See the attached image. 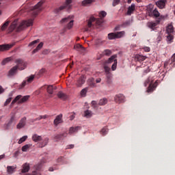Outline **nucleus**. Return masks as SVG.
<instances>
[{
    "instance_id": "a211bd4d",
    "label": "nucleus",
    "mask_w": 175,
    "mask_h": 175,
    "mask_svg": "<svg viewBox=\"0 0 175 175\" xmlns=\"http://www.w3.org/2000/svg\"><path fill=\"white\" fill-rule=\"evenodd\" d=\"M136 5L135 4H131V5L128 8V10L126 12L127 16H131V14H133Z\"/></svg>"
},
{
    "instance_id": "c9c22d12",
    "label": "nucleus",
    "mask_w": 175,
    "mask_h": 175,
    "mask_svg": "<svg viewBox=\"0 0 175 175\" xmlns=\"http://www.w3.org/2000/svg\"><path fill=\"white\" fill-rule=\"evenodd\" d=\"M117 55H113L111 57L109 58V59L106 62L107 64H112V62L114 63V61L117 60Z\"/></svg>"
},
{
    "instance_id": "4d7b16f0",
    "label": "nucleus",
    "mask_w": 175,
    "mask_h": 175,
    "mask_svg": "<svg viewBox=\"0 0 175 175\" xmlns=\"http://www.w3.org/2000/svg\"><path fill=\"white\" fill-rule=\"evenodd\" d=\"M111 69L112 70H116V69H117V60H114V63L111 66Z\"/></svg>"
},
{
    "instance_id": "603ef678",
    "label": "nucleus",
    "mask_w": 175,
    "mask_h": 175,
    "mask_svg": "<svg viewBox=\"0 0 175 175\" xmlns=\"http://www.w3.org/2000/svg\"><path fill=\"white\" fill-rule=\"evenodd\" d=\"M11 61H12V57H7L2 61L1 65H6L8 62H10Z\"/></svg>"
},
{
    "instance_id": "052dcab7",
    "label": "nucleus",
    "mask_w": 175,
    "mask_h": 175,
    "mask_svg": "<svg viewBox=\"0 0 175 175\" xmlns=\"http://www.w3.org/2000/svg\"><path fill=\"white\" fill-rule=\"evenodd\" d=\"M57 162H58L59 163H62L64 162V157H59V158L57 159Z\"/></svg>"
},
{
    "instance_id": "473e14b6",
    "label": "nucleus",
    "mask_w": 175,
    "mask_h": 175,
    "mask_svg": "<svg viewBox=\"0 0 175 175\" xmlns=\"http://www.w3.org/2000/svg\"><path fill=\"white\" fill-rule=\"evenodd\" d=\"M113 75L110 73H107V84H111L113 83Z\"/></svg>"
},
{
    "instance_id": "a18cd8bd",
    "label": "nucleus",
    "mask_w": 175,
    "mask_h": 175,
    "mask_svg": "<svg viewBox=\"0 0 175 175\" xmlns=\"http://www.w3.org/2000/svg\"><path fill=\"white\" fill-rule=\"evenodd\" d=\"M137 60L139 62H142L143 61H145L146 58H147L146 56L138 55L136 56Z\"/></svg>"
},
{
    "instance_id": "774afa93",
    "label": "nucleus",
    "mask_w": 175,
    "mask_h": 175,
    "mask_svg": "<svg viewBox=\"0 0 175 175\" xmlns=\"http://www.w3.org/2000/svg\"><path fill=\"white\" fill-rule=\"evenodd\" d=\"M42 119V116H39L38 118H36V119H34L33 121H40V120Z\"/></svg>"
},
{
    "instance_id": "c756f323",
    "label": "nucleus",
    "mask_w": 175,
    "mask_h": 175,
    "mask_svg": "<svg viewBox=\"0 0 175 175\" xmlns=\"http://www.w3.org/2000/svg\"><path fill=\"white\" fill-rule=\"evenodd\" d=\"M75 50H77V51H84L85 49L83 47V45L80 44H77L74 46Z\"/></svg>"
},
{
    "instance_id": "f257e3e1",
    "label": "nucleus",
    "mask_w": 175,
    "mask_h": 175,
    "mask_svg": "<svg viewBox=\"0 0 175 175\" xmlns=\"http://www.w3.org/2000/svg\"><path fill=\"white\" fill-rule=\"evenodd\" d=\"M17 21L18 20L16 19L12 22V23L8 27V33H12L14 29L16 30V32H21V31H23V29H25V28L31 27L33 25V19H29L27 21H23L17 27Z\"/></svg>"
},
{
    "instance_id": "9d476101",
    "label": "nucleus",
    "mask_w": 175,
    "mask_h": 175,
    "mask_svg": "<svg viewBox=\"0 0 175 175\" xmlns=\"http://www.w3.org/2000/svg\"><path fill=\"white\" fill-rule=\"evenodd\" d=\"M14 46V44H4L0 45V51H8L10 50L12 47Z\"/></svg>"
},
{
    "instance_id": "338daca9",
    "label": "nucleus",
    "mask_w": 175,
    "mask_h": 175,
    "mask_svg": "<svg viewBox=\"0 0 175 175\" xmlns=\"http://www.w3.org/2000/svg\"><path fill=\"white\" fill-rule=\"evenodd\" d=\"M5 92V89L0 85V95L1 94H3Z\"/></svg>"
},
{
    "instance_id": "39448f33",
    "label": "nucleus",
    "mask_w": 175,
    "mask_h": 175,
    "mask_svg": "<svg viewBox=\"0 0 175 175\" xmlns=\"http://www.w3.org/2000/svg\"><path fill=\"white\" fill-rule=\"evenodd\" d=\"M43 5V1H40L38 2V4H36L33 8V16L34 17H36V15L38 14L40 12H42V5Z\"/></svg>"
},
{
    "instance_id": "ddd939ff",
    "label": "nucleus",
    "mask_w": 175,
    "mask_h": 175,
    "mask_svg": "<svg viewBox=\"0 0 175 175\" xmlns=\"http://www.w3.org/2000/svg\"><path fill=\"white\" fill-rule=\"evenodd\" d=\"M40 170H42V165L39 164L37 165H34L33 170L32 171V175L40 174Z\"/></svg>"
},
{
    "instance_id": "ea45409f",
    "label": "nucleus",
    "mask_w": 175,
    "mask_h": 175,
    "mask_svg": "<svg viewBox=\"0 0 175 175\" xmlns=\"http://www.w3.org/2000/svg\"><path fill=\"white\" fill-rule=\"evenodd\" d=\"M43 47V42H40L37 47L32 51L33 54H35L36 53H38L40 49Z\"/></svg>"
},
{
    "instance_id": "c03bdc74",
    "label": "nucleus",
    "mask_w": 175,
    "mask_h": 175,
    "mask_svg": "<svg viewBox=\"0 0 175 175\" xmlns=\"http://www.w3.org/2000/svg\"><path fill=\"white\" fill-rule=\"evenodd\" d=\"M14 119H15V116H12L10 121L7 124V128L12 126V125L13 124V122H14Z\"/></svg>"
},
{
    "instance_id": "cd10ccee",
    "label": "nucleus",
    "mask_w": 175,
    "mask_h": 175,
    "mask_svg": "<svg viewBox=\"0 0 175 175\" xmlns=\"http://www.w3.org/2000/svg\"><path fill=\"white\" fill-rule=\"evenodd\" d=\"M40 42V40L38 39L36 40L32 41L28 44V47H31V49H33L36 47V44Z\"/></svg>"
},
{
    "instance_id": "7ed1b4c3",
    "label": "nucleus",
    "mask_w": 175,
    "mask_h": 175,
    "mask_svg": "<svg viewBox=\"0 0 175 175\" xmlns=\"http://www.w3.org/2000/svg\"><path fill=\"white\" fill-rule=\"evenodd\" d=\"M124 35H125V31H124L116 32V33H109L108 34V39L109 40H113L114 39H120L122 38Z\"/></svg>"
},
{
    "instance_id": "4be33fe9",
    "label": "nucleus",
    "mask_w": 175,
    "mask_h": 175,
    "mask_svg": "<svg viewBox=\"0 0 175 175\" xmlns=\"http://www.w3.org/2000/svg\"><path fill=\"white\" fill-rule=\"evenodd\" d=\"M16 167H17L16 165L8 166L7 167V172L8 173V174H13V173H14V172H16Z\"/></svg>"
},
{
    "instance_id": "6ab92c4d",
    "label": "nucleus",
    "mask_w": 175,
    "mask_h": 175,
    "mask_svg": "<svg viewBox=\"0 0 175 175\" xmlns=\"http://www.w3.org/2000/svg\"><path fill=\"white\" fill-rule=\"evenodd\" d=\"M17 70H18V68H17V66H14L9 70L8 75L9 77L14 76V75L17 73Z\"/></svg>"
},
{
    "instance_id": "4468645a",
    "label": "nucleus",
    "mask_w": 175,
    "mask_h": 175,
    "mask_svg": "<svg viewBox=\"0 0 175 175\" xmlns=\"http://www.w3.org/2000/svg\"><path fill=\"white\" fill-rule=\"evenodd\" d=\"M29 169H31L29 163H25L24 164L22 165L21 173L23 174H24L25 173H28L29 172Z\"/></svg>"
},
{
    "instance_id": "8fccbe9b",
    "label": "nucleus",
    "mask_w": 175,
    "mask_h": 175,
    "mask_svg": "<svg viewBox=\"0 0 175 175\" xmlns=\"http://www.w3.org/2000/svg\"><path fill=\"white\" fill-rule=\"evenodd\" d=\"M107 132H109V129H107V127L103 128L100 131V133L103 135V136H106V135H107Z\"/></svg>"
},
{
    "instance_id": "e2e57ef3",
    "label": "nucleus",
    "mask_w": 175,
    "mask_h": 175,
    "mask_svg": "<svg viewBox=\"0 0 175 175\" xmlns=\"http://www.w3.org/2000/svg\"><path fill=\"white\" fill-rule=\"evenodd\" d=\"M144 51H146V53H148V52H150V51L151 49H150V47H148V46H145V47L144 48Z\"/></svg>"
},
{
    "instance_id": "412c9836",
    "label": "nucleus",
    "mask_w": 175,
    "mask_h": 175,
    "mask_svg": "<svg viewBox=\"0 0 175 175\" xmlns=\"http://www.w3.org/2000/svg\"><path fill=\"white\" fill-rule=\"evenodd\" d=\"M9 24H10V21H6L3 25L0 27V30L3 32L8 29V27H9Z\"/></svg>"
},
{
    "instance_id": "5701e85b",
    "label": "nucleus",
    "mask_w": 175,
    "mask_h": 175,
    "mask_svg": "<svg viewBox=\"0 0 175 175\" xmlns=\"http://www.w3.org/2000/svg\"><path fill=\"white\" fill-rule=\"evenodd\" d=\"M147 25L148 28H150V29H152V31H155V29H157V26L158 25V23L148 22Z\"/></svg>"
},
{
    "instance_id": "f03ea898",
    "label": "nucleus",
    "mask_w": 175,
    "mask_h": 175,
    "mask_svg": "<svg viewBox=\"0 0 175 175\" xmlns=\"http://www.w3.org/2000/svg\"><path fill=\"white\" fill-rule=\"evenodd\" d=\"M46 90V92L49 94V98H53V94H54V91L57 90V86L54 85H44L40 88V90Z\"/></svg>"
},
{
    "instance_id": "aec40b11",
    "label": "nucleus",
    "mask_w": 175,
    "mask_h": 175,
    "mask_svg": "<svg viewBox=\"0 0 175 175\" xmlns=\"http://www.w3.org/2000/svg\"><path fill=\"white\" fill-rule=\"evenodd\" d=\"M158 85V82L156 81L155 83L152 85L151 83H150L148 90H147V92H152L154 91V90H155L157 88Z\"/></svg>"
},
{
    "instance_id": "37998d69",
    "label": "nucleus",
    "mask_w": 175,
    "mask_h": 175,
    "mask_svg": "<svg viewBox=\"0 0 175 175\" xmlns=\"http://www.w3.org/2000/svg\"><path fill=\"white\" fill-rule=\"evenodd\" d=\"M152 17H161V14L158 12V10L154 9V12H152Z\"/></svg>"
},
{
    "instance_id": "79ce46f5",
    "label": "nucleus",
    "mask_w": 175,
    "mask_h": 175,
    "mask_svg": "<svg viewBox=\"0 0 175 175\" xmlns=\"http://www.w3.org/2000/svg\"><path fill=\"white\" fill-rule=\"evenodd\" d=\"M9 96L10 97L5 100V102L3 104L4 107L8 106V105H9V103H10V102H12V96H13V94H10Z\"/></svg>"
},
{
    "instance_id": "9b49d317",
    "label": "nucleus",
    "mask_w": 175,
    "mask_h": 175,
    "mask_svg": "<svg viewBox=\"0 0 175 175\" xmlns=\"http://www.w3.org/2000/svg\"><path fill=\"white\" fill-rule=\"evenodd\" d=\"M94 21H96L98 25H100V24H102V21L100 19H96L95 18V17H91L88 22V28H91V27H92V23H94Z\"/></svg>"
},
{
    "instance_id": "1a4fd4ad",
    "label": "nucleus",
    "mask_w": 175,
    "mask_h": 175,
    "mask_svg": "<svg viewBox=\"0 0 175 175\" xmlns=\"http://www.w3.org/2000/svg\"><path fill=\"white\" fill-rule=\"evenodd\" d=\"M35 79V75H32L30 77H28L27 78L26 81H24L22 84H21V88H24V87H25V85H27V84H29L31 83H32V81H33V80Z\"/></svg>"
},
{
    "instance_id": "7c9ffc66",
    "label": "nucleus",
    "mask_w": 175,
    "mask_h": 175,
    "mask_svg": "<svg viewBox=\"0 0 175 175\" xmlns=\"http://www.w3.org/2000/svg\"><path fill=\"white\" fill-rule=\"evenodd\" d=\"M29 96H22L19 100H18V103H25V102L28 101V100L29 99Z\"/></svg>"
},
{
    "instance_id": "3c124183",
    "label": "nucleus",
    "mask_w": 175,
    "mask_h": 175,
    "mask_svg": "<svg viewBox=\"0 0 175 175\" xmlns=\"http://www.w3.org/2000/svg\"><path fill=\"white\" fill-rule=\"evenodd\" d=\"M173 35L170 34V33H167V42L169 44L172 43V42H173Z\"/></svg>"
},
{
    "instance_id": "72a5a7b5",
    "label": "nucleus",
    "mask_w": 175,
    "mask_h": 175,
    "mask_svg": "<svg viewBox=\"0 0 175 175\" xmlns=\"http://www.w3.org/2000/svg\"><path fill=\"white\" fill-rule=\"evenodd\" d=\"M79 129H80V126L71 127L69 130V134L72 135V133H76Z\"/></svg>"
},
{
    "instance_id": "423d86ee",
    "label": "nucleus",
    "mask_w": 175,
    "mask_h": 175,
    "mask_svg": "<svg viewBox=\"0 0 175 175\" xmlns=\"http://www.w3.org/2000/svg\"><path fill=\"white\" fill-rule=\"evenodd\" d=\"M71 18H72L70 16H68L67 18H64L61 21V23H68L67 25L68 29H70L73 27L74 21L73 20L70 21Z\"/></svg>"
},
{
    "instance_id": "13d9d810",
    "label": "nucleus",
    "mask_w": 175,
    "mask_h": 175,
    "mask_svg": "<svg viewBox=\"0 0 175 175\" xmlns=\"http://www.w3.org/2000/svg\"><path fill=\"white\" fill-rule=\"evenodd\" d=\"M120 3V0H113L112 6H117Z\"/></svg>"
},
{
    "instance_id": "49530a36",
    "label": "nucleus",
    "mask_w": 175,
    "mask_h": 175,
    "mask_svg": "<svg viewBox=\"0 0 175 175\" xmlns=\"http://www.w3.org/2000/svg\"><path fill=\"white\" fill-rule=\"evenodd\" d=\"M103 55H107L108 57L111 55V51L110 49H105L104 51H103L102 56Z\"/></svg>"
},
{
    "instance_id": "6e6d98bb",
    "label": "nucleus",
    "mask_w": 175,
    "mask_h": 175,
    "mask_svg": "<svg viewBox=\"0 0 175 175\" xmlns=\"http://www.w3.org/2000/svg\"><path fill=\"white\" fill-rule=\"evenodd\" d=\"M107 13H106V12L105 11H101L100 13H99V17L100 18H103L105 17H106Z\"/></svg>"
},
{
    "instance_id": "4c0bfd02",
    "label": "nucleus",
    "mask_w": 175,
    "mask_h": 175,
    "mask_svg": "<svg viewBox=\"0 0 175 175\" xmlns=\"http://www.w3.org/2000/svg\"><path fill=\"white\" fill-rule=\"evenodd\" d=\"M99 106H105V105H107V98H104L99 100L98 102Z\"/></svg>"
},
{
    "instance_id": "2f4dec72",
    "label": "nucleus",
    "mask_w": 175,
    "mask_h": 175,
    "mask_svg": "<svg viewBox=\"0 0 175 175\" xmlns=\"http://www.w3.org/2000/svg\"><path fill=\"white\" fill-rule=\"evenodd\" d=\"M93 2H95L94 0H83L81 3L82 6H88V5H91V3H93Z\"/></svg>"
},
{
    "instance_id": "2eb2a0df",
    "label": "nucleus",
    "mask_w": 175,
    "mask_h": 175,
    "mask_svg": "<svg viewBox=\"0 0 175 175\" xmlns=\"http://www.w3.org/2000/svg\"><path fill=\"white\" fill-rule=\"evenodd\" d=\"M166 2H167V0H159L156 2V5L159 9H165Z\"/></svg>"
},
{
    "instance_id": "09e8293b",
    "label": "nucleus",
    "mask_w": 175,
    "mask_h": 175,
    "mask_svg": "<svg viewBox=\"0 0 175 175\" xmlns=\"http://www.w3.org/2000/svg\"><path fill=\"white\" fill-rule=\"evenodd\" d=\"M23 98V96L21 95H18L15 97V98L12 101L11 105H14L18 100H20Z\"/></svg>"
},
{
    "instance_id": "b1692460",
    "label": "nucleus",
    "mask_w": 175,
    "mask_h": 175,
    "mask_svg": "<svg viewBox=\"0 0 175 175\" xmlns=\"http://www.w3.org/2000/svg\"><path fill=\"white\" fill-rule=\"evenodd\" d=\"M84 83H85V77H84V76H81L77 82V87H81V85H83V84H84Z\"/></svg>"
},
{
    "instance_id": "de8ad7c7",
    "label": "nucleus",
    "mask_w": 175,
    "mask_h": 175,
    "mask_svg": "<svg viewBox=\"0 0 175 175\" xmlns=\"http://www.w3.org/2000/svg\"><path fill=\"white\" fill-rule=\"evenodd\" d=\"M23 98V96L21 95H18L15 97V98L12 101L11 105H14L18 100H20Z\"/></svg>"
},
{
    "instance_id": "864d4df0",
    "label": "nucleus",
    "mask_w": 175,
    "mask_h": 175,
    "mask_svg": "<svg viewBox=\"0 0 175 175\" xmlns=\"http://www.w3.org/2000/svg\"><path fill=\"white\" fill-rule=\"evenodd\" d=\"M27 139H28V136L25 135L23 137H22L19 141H18V144H21V143H24V142H25V140H27Z\"/></svg>"
},
{
    "instance_id": "bb28decb",
    "label": "nucleus",
    "mask_w": 175,
    "mask_h": 175,
    "mask_svg": "<svg viewBox=\"0 0 175 175\" xmlns=\"http://www.w3.org/2000/svg\"><path fill=\"white\" fill-rule=\"evenodd\" d=\"M154 5L150 4L147 8V14L149 16H152V12H154Z\"/></svg>"
},
{
    "instance_id": "f8f14e48",
    "label": "nucleus",
    "mask_w": 175,
    "mask_h": 175,
    "mask_svg": "<svg viewBox=\"0 0 175 175\" xmlns=\"http://www.w3.org/2000/svg\"><path fill=\"white\" fill-rule=\"evenodd\" d=\"M26 124H27V118L23 117V118L21 119V120L19 121V123L17 124L16 126L17 129H21V128H24Z\"/></svg>"
},
{
    "instance_id": "e433bc0d",
    "label": "nucleus",
    "mask_w": 175,
    "mask_h": 175,
    "mask_svg": "<svg viewBox=\"0 0 175 175\" xmlns=\"http://www.w3.org/2000/svg\"><path fill=\"white\" fill-rule=\"evenodd\" d=\"M174 31V29L173 28V25H169L166 29L167 33H170V34L173 33Z\"/></svg>"
},
{
    "instance_id": "6e6552de",
    "label": "nucleus",
    "mask_w": 175,
    "mask_h": 175,
    "mask_svg": "<svg viewBox=\"0 0 175 175\" xmlns=\"http://www.w3.org/2000/svg\"><path fill=\"white\" fill-rule=\"evenodd\" d=\"M114 101L118 105H120V103H124V102H125V96L122 94H117L114 97Z\"/></svg>"
},
{
    "instance_id": "58836bf2",
    "label": "nucleus",
    "mask_w": 175,
    "mask_h": 175,
    "mask_svg": "<svg viewBox=\"0 0 175 175\" xmlns=\"http://www.w3.org/2000/svg\"><path fill=\"white\" fill-rule=\"evenodd\" d=\"M31 147H32V144H26L22 147V151L23 152H27V151H28Z\"/></svg>"
},
{
    "instance_id": "bf43d9fd",
    "label": "nucleus",
    "mask_w": 175,
    "mask_h": 175,
    "mask_svg": "<svg viewBox=\"0 0 175 175\" xmlns=\"http://www.w3.org/2000/svg\"><path fill=\"white\" fill-rule=\"evenodd\" d=\"M150 82H151V79H150V78H148L144 83L145 87H147V85H148V84H150Z\"/></svg>"
},
{
    "instance_id": "f3484780",
    "label": "nucleus",
    "mask_w": 175,
    "mask_h": 175,
    "mask_svg": "<svg viewBox=\"0 0 175 175\" xmlns=\"http://www.w3.org/2000/svg\"><path fill=\"white\" fill-rule=\"evenodd\" d=\"M61 122H62V114H59L55 118L53 121V124L55 126H57L59 124H61Z\"/></svg>"
},
{
    "instance_id": "0eeeda50",
    "label": "nucleus",
    "mask_w": 175,
    "mask_h": 175,
    "mask_svg": "<svg viewBox=\"0 0 175 175\" xmlns=\"http://www.w3.org/2000/svg\"><path fill=\"white\" fill-rule=\"evenodd\" d=\"M72 3V0H66V5H62L58 8L55 10V13H59L61 10H64V9H66V8H70V4Z\"/></svg>"
},
{
    "instance_id": "a19ab883",
    "label": "nucleus",
    "mask_w": 175,
    "mask_h": 175,
    "mask_svg": "<svg viewBox=\"0 0 175 175\" xmlns=\"http://www.w3.org/2000/svg\"><path fill=\"white\" fill-rule=\"evenodd\" d=\"M85 114V117H86V118H91V117H92V111H90V110H86L84 112Z\"/></svg>"
},
{
    "instance_id": "20e7f679",
    "label": "nucleus",
    "mask_w": 175,
    "mask_h": 175,
    "mask_svg": "<svg viewBox=\"0 0 175 175\" xmlns=\"http://www.w3.org/2000/svg\"><path fill=\"white\" fill-rule=\"evenodd\" d=\"M15 64H16L15 66H17L18 70H24V69L27 68V62L22 59H16L15 60Z\"/></svg>"
},
{
    "instance_id": "f704fd0d",
    "label": "nucleus",
    "mask_w": 175,
    "mask_h": 175,
    "mask_svg": "<svg viewBox=\"0 0 175 175\" xmlns=\"http://www.w3.org/2000/svg\"><path fill=\"white\" fill-rule=\"evenodd\" d=\"M68 136V133H63L60 135H57L55 137V139L56 140H61V139H62V137H66Z\"/></svg>"
},
{
    "instance_id": "680f3d73",
    "label": "nucleus",
    "mask_w": 175,
    "mask_h": 175,
    "mask_svg": "<svg viewBox=\"0 0 175 175\" xmlns=\"http://www.w3.org/2000/svg\"><path fill=\"white\" fill-rule=\"evenodd\" d=\"M49 53H50V51H49V49H44V51H42V54L44 55H46V54H49Z\"/></svg>"
},
{
    "instance_id": "393cba45",
    "label": "nucleus",
    "mask_w": 175,
    "mask_h": 175,
    "mask_svg": "<svg viewBox=\"0 0 175 175\" xmlns=\"http://www.w3.org/2000/svg\"><path fill=\"white\" fill-rule=\"evenodd\" d=\"M49 144V138H45L43 142L38 144V147L40 148H43V147H46V145Z\"/></svg>"
},
{
    "instance_id": "c85d7f7f",
    "label": "nucleus",
    "mask_w": 175,
    "mask_h": 175,
    "mask_svg": "<svg viewBox=\"0 0 175 175\" xmlns=\"http://www.w3.org/2000/svg\"><path fill=\"white\" fill-rule=\"evenodd\" d=\"M32 140L33 142H35L36 143L38 142L42 141V136L38 135V134H35L32 136Z\"/></svg>"
},
{
    "instance_id": "5fc2aeb1",
    "label": "nucleus",
    "mask_w": 175,
    "mask_h": 175,
    "mask_svg": "<svg viewBox=\"0 0 175 175\" xmlns=\"http://www.w3.org/2000/svg\"><path fill=\"white\" fill-rule=\"evenodd\" d=\"M88 91V88H85L81 91V96H85V94H87Z\"/></svg>"
},
{
    "instance_id": "0e129e2a",
    "label": "nucleus",
    "mask_w": 175,
    "mask_h": 175,
    "mask_svg": "<svg viewBox=\"0 0 175 175\" xmlns=\"http://www.w3.org/2000/svg\"><path fill=\"white\" fill-rule=\"evenodd\" d=\"M70 148H75V145L70 144V145H68L66 148L67 150H70Z\"/></svg>"
},
{
    "instance_id": "69168bd1",
    "label": "nucleus",
    "mask_w": 175,
    "mask_h": 175,
    "mask_svg": "<svg viewBox=\"0 0 175 175\" xmlns=\"http://www.w3.org/2000/svg\"><path fill=\"white\" fill-rule=\"evenodd\" d=\"M73 114H74V115H71V116H70V121H72V120H75V116L76 113L73 112Z\"/></svg>"
},
{
    "instance_id": "dca6fc26",
    "label": "nucleus",
    "mask_w": 175,
    "mask_h": 175,
    "mask_svg": "<svg viewBox=\"0 0 175 175\" xmlns=\"http://www.w3.org/2000/svg\"><path fill=\"white\" fill-rule=\"evenodd\" d=\"M87 83L91 88H95L96 87V83H95V79L93 77L88 79Z\"/></svg>"
},
{
    "instance_id": "a878e982",
    "label": "nucleus",
    "mask_w": 175,
    "mask_h": 175,
    "mask_svg": "<svg viewBox=\"0 0 175 175\" xmlns=\"http://www.w3.org/2000/svg\"><path fill=\"white\" fill-rule=\"evenodd\" d=\"M57 97L62 99V100H66L68 99V96L61 91L57 93Z\"/></svg>"
}]
</instances>
